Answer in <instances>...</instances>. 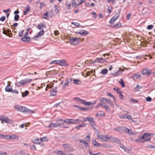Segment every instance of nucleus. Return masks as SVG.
Masks as SVG:
<instances>
[{"instance_id":"19","label":"nucleus","mask_w":155,"mask_h":155,"mask_svg":"<svg viewBox=\"0 0 155 155\" xmlns=\"http://www.w3.org/2000/svg\"><path fill=\"white\" fill-rule=\"evenodd\" d=\"M9 135H4L2 134H0V137L3 139L9 140Z\"/></svg>"},{"instance_id":"55","label":"nucleus","mask_w":155,"mask_h":155,"mask_svg":"<svg viewBox=\"0 0 155 155\" xmlns=\"http://www.w3.org/2000/svg\"><path fill=\"white\" fill-rule=\"evenodd\" d=\"M146 100L147 101L150 102L152 100V98L151 97H148L146 98Z\"/></svg>"},{"instance_id":"63","label":"nucleus","mask_w":155,"mask_h":155,"mask_svg":"<svg viewBox=\"0 0 155 155\" xmlns=\"http://www.w3.org/2000/svg\"><path fill=\"white\" fill-rule=\"evenodd\" d=\"M131 15L130 14H129L127 16V20H129L130 18Z\"/></svg>"},{"instance_id":"34","label":"nucleus","mask_w":155,"mask_h":155,"mask_svg":"<svg viewBox=\"0 0 155 155\" xmlns=\"http://www.w3.org/2000/svg\"><path fill=\"white\" fill-rule=\"evenodd\" d=\"M119 83L122 87H124L125 86V84L122 79H121L119 82Z\"/></svg>"},{"instance_id":"15","label":"nucleus","mask_w":155,"mask_h":155,"mask_svg":"<svg viewBox=\"0 0 155 155\" xmlns=\"http://www.w3.org/2000/svg\"><path fill=\"white\" fill-rule=\"evenodd\" d=\"M125 132L126 133L130 135H135V133L132 131L130 130L126 127V129L125 130Z\"/></svg>"},{"instance_id":"61","label":"nucleus","mask_w":155,"mask_h":155,"mask_svg":"<svg viewBox=\"0 0 155 155\" xmlns=\"http://www.w3.org/2000/svg\"><path fill=\"white\" fill-rule=\"evenodd\" d=\"M70 119H67L65 120H64L63 121V122H65L68 124H70Z\"/></svg>"},{"instance_id":"2","label":"nucleus","mask_w":155,"mask_h":155,"mask_svg":"<svg viewBox=\"0 0 155 155\" xmlns=\"http://www.w3.org/2000/svg\"><path fill=\"white\" fill-rule=\"evenodd\" d=\"M74 100H76L79 103L83 104L85 105L90 106L96 103V102L93 103L90 102H87L86 101L80 99L78 97H76L74 98Z\"/></svg>"},{"instance_id":"33","label":"nucleus","mask_w":155,"mask_h":155,"mask_svg":"<svg viewBox=\"0 0 155 155\" xmlns=\"http://www.w3.org/2000/svg\"><path fill=\"white\" fill-rule=\"evenodd\" d=\"M121 74V71L119 70L118 71L116 72L115 73H114L112 74V75H114L115 76H118L119 75H120Z\"/></svg>"},{"instance_id":"54","label":"nucleus","mask_w":155,"mask_h":155,"mask_svg":"<svg viewBox=\"0 0 155 155\" xmlns=\"http://www.w3.org/2000/svg\"><path fill=\"white\" fill-rule=\"evenodd\" d=\"M96 116L98 117H100V116H104L105 113H104L103 114H96Z\"/></svg>"},{"instance_id":"5","label":"nucleus","mask_w":155,"mask_h":155,"mask_svg":"<svg viewBox=\"0 0 155 155\" xmlns=\"http://www.w3.org/2000/svg\"><path fill=\"white\" fill-rule=\"evenodd\" d=\"M79 42V38H73L69 39V43L74 45H77Z\"/></svg>"},{"instance_id":"12","label":"nucleus","mask_w":155,"mask_h":155,"mask_svg":"<svg viewBox=\"0 0 155 155\" xmlns=\"http://www.w3.org/2000/svg\"><path fill=\"white\" fill-rule=\"evenodd\" d=\"M75 33L76 34H79L81 35L82 36L87 35L89 33L88 31L84 30H83L80 32H76Z\"/></svg>"},{"instance_id":"17","label":"nucleus","mask_w":155,"mask_h":155,"mask_svg":"<svg viewBox=\"0 0 155 155\" xmlns=\"http://www.w3.org/2000/svg\"><path fill=\"white\" fill-rule=\"evenodd\" d=\"M12 88L11 86L10 83H8L5 88V90L6 91L11 92Z\"/></svg>"},{"instance_id":"7","label":"nucleus","mask_w":155,"mask_h":155,"mask_svg":"<svg viewBox=\"0 0 155 155\" xmlns=\"http://www.w3.org/2000/svg\"><path fill=\"white\" fill-rule=\"evenodd\" d=\"M109 140H110L111 142H115L117 143H120V140L119 139H117L116 137H111L109 136Z\"/></svg>"},{"instance_id":"1","label":"nucleus","mask_w":155,"mask_h":155,"mask_svg":"<svg viewBox=\"0 0 155 155\" xmlns=\"http://www.w3.org/2000/svg\"><path fill=\"white\" fill-rule=\"evenodd\" d=\"M14 108L18 111L25 113L32 114L35 112L34 111L29 109L25 107L20 106L18 105H15L14 107Z\"/></svg>"},{"instance_id":"57","label":"nucleus","mask_w":155,"mask_h":155,"mask_svg":"<svg viewBox=\"0 0 155 155\" xmlns=\"http://www.w3.org/2000/svg\"><path fill=\"white\" fill-rule=\"evenodd\" d=\"M58 121L60 122L59 124H61L63 123L64 122H63V120L62 119H58Z\"/></svg>"},{"instance_id":"37","label":"nucleus","mask_w":155,"mask_h":155,"mask_svg":"<svg viewBox=\"0 0 155 155\" xmlns=\"http://www.w3.org/2000/svg\"><path fill=\"white\" fill-rule=\"evenodd\" d=\"M48 12H46L43 16V18L44 19H47L48 18Z\"/></svg>"},{"instance_id":"56","label":"nucleus","mask_w":155,"mask_h":155,"mask_svg":"<svg viewBox=\"0 0 155 155\" xmlns=\"http://www.w3.org/2000/svg\"><path fill=\"white\" fill-rule=\"evenodd\" d=\"M147 147H148L150 148H155V146H154L152 145H150L148 146Z\"/></svg>"},{"instance_id":"22","label":"nucleus","mask_w":155,"mask_h":155,"mask_svg":"<svg viewBox=\"0 0 155 155\" xmlns=\"http://www.w3.org/2000/svg\"><path fill=\"white\" fill-rule=\"evenodd\" d=\"M79 142L83 143L84 144V145L86 147H87L88 146V143H87V142L86 141H85V140H83V139L80 140H79Z\"/></svg>"},{"instance_id":"29","label":"nucleus","mask_w":155,"mask_h":155,"mask_svg":"<svg viewBox=\"0 0 155 155\" xmlns=\"http://www.w3.org/2000/svg\"><path fill=\"white\" fill-rule=\"evenodd\" d=\"M122 25L121 23H117L116 24V25H111V27L112 28H115L117 27L118 28H120L121 26Z\"/></svg>"},{"instance_id":"6","label":"nucleus","mask_w":155,"mask_h":155,"mask_svg":"<svg viewBox=\"0 0 155 155\" xmlns=\"http://www.w3.org/2000/svg\"><path fill=\"white\" fill-rule=\"evenodd\" d=\"M150 133H145L142 135L141 137H139L138 140H137V141L143 143V140H142L144 139V138L148 137L150 136Z\"/></svg>"},{"instance_id":"10","label":"nucleus","mask_w":155,"mask_h":155,"mask_svg":"<svg viewBox=\"0 0 155 155\" xmlns=\"http://www.w3.org/2000/svg\"><path fill=\"white\" fill-rule=\"evenodd\" d=\"M1 120L2 121L5 122L6 123H9L10 124L12 123L11 120H9L7 117H2L1 118Z\"/></svg>"},{"instance_id":"14","label":"nucleus","mask_w":155,"mask_h":155,"mask_svg":"<svg viewBox=\"0 0 155 155\" xmlns=\"http://www.w3.org/2000/svg\"><path fill=\"white\" fill-rule=\"evenodd\" d=\"M60 124H59L58 122L56 123H51L49 125L48 127H56L60 126Z\"/></svg>"},{"instance_id":"59","label":"nucleus","mask_w":155,"mask_h":155,"mask_svg":"<svg viewBox=\"0 0 155 155\" xmlns=\"http://www.w3.org/2000/svg\"><path fill=\"white\" fill-rule=\"evenodd\" d=\"M47 138L46 137H43L42 138H41L40 140H41V141H46L45 139H46Z\"/></svg>"},{"instance_id":"47","label":"nucleus","mask_w":155,"mask_h":155,"mask_svg":"<svg viewBox=\"0 0 155 155\" xmlns=\"http://www.w3.org/2000/svg\"><path fill=\"white\" fill-rule=\"evenodd\" d=\"M105 99L106 98L103 97L101 98L100 100V101L101 102V103H102V104H105V103H104V101H105Z\"/></svg>"},{"instance_id":"51","label":"nucleus","mask_w":155,"mask_h":155,"mask_svg":"<svg viewBox=\"0 0 155 155\" xmlns=\"http://www.w3.org/2000/svg\"><path fill=\"white\" fill-rule=\"evenodd\" d=\"M97 60L98 62H100V63L102 62L101 61V60H103L104 61L105 60L104 59H103L102 58H97Z\"/></svg>"},{"instance_id":"32","label":"nucleus","mask_w":155,"mask_h":155,"mask_svg":"<svg viewBox=\"0 0 155 155\" xmlns=\"http://www.w3.org/2000/svg\"><path fill=\"white\" fill-rule=\"evenodd\" d=\"M69 83V80L67 78L65 81L64 85L63 86V88H64L65 87H67L68 86V83Z\"/></svg>"},{"instance_id":"42","label":"nucleus","mask_w":155,"mask_h":155,"mask_svg":"<svg viewBox=\"0 0 155 155\" xmlns=\"http://www.w3.org/2000/svg\"><path fill=\"white\" fill-rule=\"evenodd\" d=\"M90 123L94 122L93 119L92 117H88V120Z\"/></svg>"},{"instance_id":"62","label":"nucleus","mask_w":155,"mask_h":155,"mask_svg":"<svg viewBox=\"0 0 155 155\" xmlns=\"http://www.w3.org/2000/svg\"><path fill=\"white\" fill-rule=\"evenodd\" d=\"M130 100L131 101L134 103H137L138 101L135 100L134 99H130Z\"/></svg>"},{"instance_id":"45","label":"nucleus","mask_w":155,"mask_h":155,"mask_svg":"<svg viewBox=\"0 0 155 155\" xmlns=\"http://www.w3.org/2000/svg\"><path fill=\"white\" fill-rule=\"evenodd\" d=\"M25 9L26 10H27V11H29L30 10V7L27 4L26 5Z\"/></svg>"},{"instance_id":"3","label":"nucleus","mask_w":155,"mask_h":155,"mask_svg":"<svg viewBox=\"0 0 155 155\" xmlns=\"http://www.w3.org/2000/svg\"><path fill=\"white\" fill-rule=\"evenodd\" d=\"M32 80L31 79L26 78L16 82L15 85L17 87H20L31 82Z\"/></svg>"},{"instance_id":"38","label":"nucleus","mask_w":155,"mask_h":155,"mask_svg":"<svg viewBox=\"0 0 155 155\" xmlns=\"http://www.w3.org/2000/svg\"><path fill=\"white\" fill-rule=\"evenodd\" d=\"M71 24L73 25L74 26L79 27L80 26V24L78 22H72Z\"/></svg>"},{"instance_id":"36","label":"nucleus","mask_w":155,"mask_h":155,"mask_svg":"<svg viewBox=\"0 0 155 155\" xmlns=\"http://www.w3.org/2000/svg\"><path fill=\"white\" fill-rule=\"evenodd\" d=\"M108 70L107 69H103L101 72V73L103 74H105L107 73Z\"/></svg>"},{"instance_id":"40","label":"nucleus","mask_w":155,"mask_h":155,"mask_svg":"<svg viewBox=\"0 0 155 155\" xmlns=\"http://www.w3.org/2000/svg\"><path fill=\"white\" fill-rule=\"evenodd\" d=\"M142 88V86H139L137 85L135 88V89L137 91H139V89Z\"/></svg>"},{"instance_id":"24","label":"nucleus","mask_w":155,"mask_h":155,"mask_svg":"<svg viewBox=\"0 0 155 155\" xmlns=\"http://www.w3.org/2000/svg\"><path fill=\"white\" fill-rule=\"evenodd\" d=\"M46 27V25H44L42 23H41L39 24L38 26V28L39 30H41L43 28H45Z\"/></svg>"},{"instance_id":"9","label":"nucleus","mask_w":155,"mask_h":155,"mask_svg":"<svg viewBox=\"0 0 155 155\" xmlns=\"http://www.w3.org/2000/svg\"><path fill=\"white\" fill-rule=\"evenodd\" d=\"M11 30L9 29H7V30H3L2 31L3 33L9 37H11L12 35V33H10Z\"/></svg>"},{"instance_id":"30","label":"nucleus","mask_w":155,"mask_h":155,"mask_svg":"<svg viewBox=\"0 0 155 155\" xmlns=\"http://www.w3.org/2000/svg\"><path fill=\"white\" fill-rule=\"evenodd\" d=\"M79 5V3L77 4L75 0H72V6L73 7H76Z\"/></svg>"},{"instance_id":"25","label":"nucleus","mask_w":155,"mask_h":155,"mask_svg":"<svg viewBox=\"0 0 155 155\" xmlns=\"http://www.w3.org/2000/svg\"><path fill=\"white\" fill-rule=\"evenodd\" d=\"M93 143L94 145L96 147H100L101 146L100 144L98 143L94 139L93 140Z\"/></svg>"},{"instance_id":"43","label":"nucleus","mask_w":155,"mask_h":155,"mask_svg":"<svg viewBox=\"0 0 155 155\" xmlns=\"http://www.w3.org/2000/svg\"><path fill=\"white\" fill-rule=\"evenodd\" d=\"M19 18V16L18 15H15L14 18V20L15 21H17L18 20Z\"/></svg>"},{"instance_id":"49","label":"nucleus","mask_w":155,"mask_h":155,"mask_svg":"<svg viewBox=\"0 0 155 155\" xmlns=\"http://www.w3.org/2000/svg\"><path fill=\"white\" fill-rule=\"evenodd\" d=\"M153 26H154L153 25H149L147 26V28L148 30H150L152 29L153 28Z\"/></svg>"},{"instance_id":"41","label":"nucleus","mask_w":155,"mask_h":155,"mask_svg":"<svg viewBox=\"0 0 155 155\" xmlns=\"http://www.w3.org/2000/svg\"><path fill=\"white\" fill-rule=\"evenodd\" d=\"M108 104H109L110 105L112 104V101L109 99L106 98L105 101Z\"/></svg>"},{"instance_id":"28","label":"nucleus","mask_w":155,"mask_h":155,"mask_svg":"<svg viewBox=\"0 0 155 155\" xmlns=\"http://www.w3.org/2000/svg\"><path fill=\"white\" fill-rule=\"evenodd\" d=\"M74 107H78L79 109H81V110H84V111L87 110H88V108H87V107H81L80 106H77V105H74Z\"/></svg>"},{"instance_id":"48","label":"nucleus","mask_w":155,"mask_h":155,"mask_svg":"<svg viewBox=\"0 0 155 155\" xmlns=\"http://www.w3.org/2000/svg\"><path fill=\"white\" fill-rule=\"evenodd\" d=\"M5 17L4 16H2L0 18V21H4L5 20Z\"/></svg>"},{"instance_id":"46","label":"nucleus","mask_w":155,"mask_h":155,"mask_svg":"<svg viewBox=\"0 0 155 155\" xmlns=\"http://www.w3.org/2000/svg\"><path fill=\"white\" fill-rule=\"evenodd\" d=\"M107 95L108 96L110 97H113V98L114 101H115V98L114 97L112 94L110 93H107Z\"/></svg>"},{"instance_id":"50","label":"nucleus","mask_w":155,"mask_h":155,"mask_svg":"<svg viewBox=\"0 0 155 155\" xmlns=\"http://www.w3.org/2000/svg\"><path fill=\"white\" fill-rule=\"evenodd\" d=\"M40 8L41 9L45 6V4L44 3H40Z\"/></svg>"},{"instance_id":"35","label":"nucleus","mask_w":155,"mask_h":155,"mask_svg":"<svg viewBox=\"0 0 155 155\" xmlns=\"http://www.w3.org/2000/svg\"><path fill=\"white\" fill-rule=\"evenodd\" d=\"M81 122V120L79 119H75V122H74V124H80Z\"/></svg>"},{"instance_id":"20","label":"nucleus","mask_w":155,"mask_h":155,"mask_svg":"<svg viewBox=\"0 0 155 155\" xmlns=\"http://www.w3.org/2000/svg\"><path fill=\"white\" fill-rule=\"evenodd\" d=\"M44 31L43 29L41 30L40 32L38 33V35L36 36H35V37L33 38V39H35L36 38L39 36H41L43 35L44 34Z\"/></svg>"},{"instance_id":"31","label":"nucleus","mask_w":155,"mask_h":155,"mask_svg":"<svg viewBox=\"0 0 155 155\" xmlns=\"http://www.w3.org/2000/svg\"><path fill=\"white\" fill-rule=\"evenodd\" d=\"M22 97H24L27 96L29 94V92L27 91H26L25 92H22Z\"/></svg>"},{"instance_id":"21","label":"nucleus","mask_w":155,"mask_h":155,"mask_svg":"<svg viewBox=\"0 0 155 155\" xmlns=\"http://www.w3.org/2000/svg\"><path fill=\"white\" fill-rule=\"evenodd\" d=\"M141 75L140 74L138 73H136L134 74L132 76V78L135 79L139 78L140 77Z\"/></svg>"},{"instance_id":"18","label":"nucleus","mask_w":155,"mask_h":155,"mask_svg":"<svg viewBox=\"0 0 155 155\" xmlns=\"http://www.w3.org/2000/svg\"><path fill=\"white\" fill-rule=\"evenodd\" d=\"M21 40L23 42H28L30 41V38L29 37H26V36H24L21 38Z\"/></svg>"},{"instance_id":"44","label":"nucleus","mask_w":155,"mask_h":155,"mask_svg":"<svg viewBox=\"0 0 155 155\" xmlns=\"http://www.w3.org/2000/svg\"><path fill=\"white\" fill-rule=\"evenodd\" d=\"M151 138L150 137H147L146 138H144V139H143V140H143V143L145 141H150V140Z\"/></svg>"},{"instance_id":"13","label":"nucleus","mask_w":155,"mask_h":155,"mask_svg":"<svg viewBox=\"0 0 155 155\" xmlns=\"http://www.w3.org/2000/svg\"><path fill=\"white\" fill-rule=\"evenodd\" d=\"M57 87L51 90L50 91L51 93V95L52 96H55L56 95V93L57 92Z\"/></svg>"},{"instance_id":"58","label":"nucleus","mask_w":155,"mask_h":155,"mask_svg":"<svg viewBox=\"0 0 155 155\" xmlns=\"http://www.w3.org/2000/svg\"><path fill=\"white\" fill-rule=\"evenodd\" d=\"M88 117H86L85 118H83L82 120H81V122H85V121H87V120H88Z\"/></svg>"},{"instance_id":"52","label":"nucleus","mask_w":155,"mask_h":155,"mask_svg":"<svg viewBox=\"0 0 155 155\" xmlns=\"http://www.w3.org/2000/svg\"><path fill=\"white\" fill-rule=\"evenodd\" d=\"M11 92L13 94H18V91L16 90H12V89Z\"/></svg>"},{"instance_id":"16","label":"nucleus","mask_w":155,"mask_h":155,"mask_svg":"<svg viewBox=\"0 0 155 155\" xmlns=\"http://www.w3.org/2000/svg\"><path fill=\"white\" fill-rule=\"evenodd\" d=\"M126 127H120L116 128L115 130L120 132H125Z\"/></svg>"},{"instance_id":"23","label":"nucleus","mask_w":155,"mask_h":155,"mask_svg":"<svg viewBox=\"0 0 155 155\" xmlns=\"http://www.w3.org/2000/svg\"><path fill=\"white\" fill-rule=\"evenodd\" d=\"M9 140L11 139H17L18 138V137L17 135H16L14 134H12L9 135Z\"/></svg>"},{"instance_id":"4","label":"nucleus","mask_w":155,"mask_h":155,"mask_svg":"<svg viewBox=\"0 0 155 155\" xmlns=\"http://www.w3.org/2000/svg\"><path fill=\"white\" fill-rule=\"evenodd\" d=\"M109 136L104 135H97V137L98 139H99L102 141H107L109 140Z\"/></svg>"},{"instance_id":"64","label":"nucleus","mask_w":155,"mask_h":155,"mask_svg":"<svg viewBox=\"0 0 155 155\" xmlns=\"http://www.w3.org/2000/svg\"><path fill=\"white\" fill-rule=\"evenodd\" d=\"M58 152L59 155H64L62 151H59Z\"/></svg>"},{"instance_id":"53","label":"nucleus","mask_w":155,"mask_h":155,"mask_svg":"<svg viewBox=\"0 0 155 155\" xmlns=\"http://www.w3.org/2000/svg\"><path fill=\"white\" fill-rule=\"evenodd\" d=\"M75 122V119H70V124H74Z\"/></svg>"},{"instance_id":"60","label":"nucleus","mask_w":155,"mask_h":155,"mask_svg":"<svg viewBox=\"0 0 155 155\" xmlns=\"http://www.w3.org/2000/svg\"><path fill=\"white\" fill-rule=\"evenodd\" d=\"M119 97L121 99H123L124 97V95L121 94V92H120Z\"/></svg>"},{"instance_id":"8","label":"nucleus","mask_w":155,"mask_h":155,"mask_svg":"<svg viewBox=\"0 0 155 155\" xmlns=\"http://www.w3.org/2000/svg\"><path fill=\"white\" fill-rule=\"evenodd\" d=\"M151 70L148 68L144 69L142 71V74L143 75H145L147 74L148 76H150L151 74Z\"/></svg>"},{"instance_id":"27","label":"nucleus","mask_w":155,"mask_h":155,"mask_svg":"<svg viewBox=\"0 0 155 155\" xmlns=\"http://www.w3.org/2000/svg\"><path fill=\"white\" fill-rule=\"evenodd\" d=\"M73 83L75 84H79L81 83L80 80L78 79H74L73 80Z\"/></svg>"},{"instance_id":"11","label":"nucleus","mask_w":155,"mask_h":155,"mask_svg":"<svg viewBox=\"0 0 155 155\" xmlns=\"http://www.w3.org/2000/svg\"><path fill=\"white\" fill-rule=\"evenodd\" d=\"M57 64L61 66H64L66 65V62L64 60H58Z\"/></svg>"},{"instance_id":"39","label":"nucleus","mask_w":155,"mask_h":155,"mask_svg":"<svg viewBox=\"0 0 155 155\" xmlns=\"http://www.w3.org/2000/svg\"><path fill=\"white\" fill-rule=\"evenodd\" d=\"M117 20L116 19L114 18L113 17L110 19V20L109 21V22L110 24H112L114 23L115 21Z\"/></svg>"},{"instance_id":"26","label":"nucleus","mask_w":155,"mask_h":155,"mask_svg":"<svg viewBox=\"0 0 155 155\" xmlns=\"http://www.w3.org/2000/svg\"><path fill=\"white\" fill-rule=\"evenodd\" d=\"M120 9L115 14V15L114 17V18L117 19L119 18L120 16Z\"/></svg>"}]
</instances>
